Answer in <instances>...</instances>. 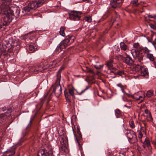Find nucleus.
<instances>
[{
	"instance_id": "1",
	"label": "nucleus",
	"mask_w": 156,
	"mask_h": 156,
	"mask_svg": "<svg viewBox=\"0 0 156 156\" xmlns=\"http://www.w3.org/2000/svg\"><path fill=\"white\" fill-rule=\"evenodd\" d=\"M10 5H3L2 13H0V29L2 26L8 25L14 17L20 16V11L18 9L10 7Z\"/></svg>"
},
{
	"instance_id": "2",
	"label": "nucleus",
	"mask_w": 156,
	"mask_h": 156,
	"mask_svg": "<svg viewBox=\"0 0 156 156\" xmlns=\"http://www.w3.org/2000/svg\"><path fill=\"white\" fill-rule=\"evenodd\" d=\"M133 46L136 48L133 54L135 61H138L140 64H142L143 63L144 56L141 53L144 51L145 48L140 47L139 43L138 42L134 43Z\"/></svg>"
},
{
	"instance_id": "3",
	"label": "nucleus",
	"mask_w": 156,
	"mask_h": 156,
	"mask_svg": "<svg viewBox=\"0 0 156 156\" xmlns=\"http://www.w3.org/2000/svg\"><path fill=\"white\" fill-rule=\"evenodd\" d=\"M46 1V0L32 1L29 3L27 6L24 7L22 12L24 13V14H27V12L31 10H34L38 7L41 6Z\"/></svg>"
},
{
	"instance_id": "4",
	"label": "nucleus",
	"mask_w": 156,
	"mask_h": 156,
	"mask_svg": "<svg viewBox=\"0 0 156 156\" xmlns=\"http://www.w3.org/2000/svg\"><path fill=\"white\" fill-rule=\"evenodd\" d=\"M48 68V66L45 65L44 62L37 64L30 67L29 69L30 72L34 73L37 74Z\"/></svg>"
},
{
	"instance_id": "5",
	"label": "nucleus",
	"mask_w": 156,
	"mask_h": 156,
	"mask_svg": "<svg viewBox=\"0 0 156 156\" xmlns=\"http://www.w3.org/2000/svg\"><path fill=\"white\" fill-rule=\"evenodd\" d=\"M48 68V66L45 65L44 62L37 64L30 67L29 69L30 72L34 73L37 74Z\"/></svg>"
},
{
	"instance_id": "6",
	"label": "nucleus",
	"mask_w": 156,
	"mask_h": 156,
	"mask_svg": "<svg viewBox=\"0 0 156 156\" xmlns=\"http://www.w3.org/2000/svg\"><path fill=\"white\" fill-rule=\"evenodd\" d=\"M137 63V64L135 66V69L136 71H140V75L142 76L144 78H147L149 77V73L147 68L145 66H142L144 63L142 64H140L138 61H135Z\"/></svg>"
},
{
	"instance_id": "7",
	"label": "nucleus",
	"mask_w": 156,
	"mask_h": 156,
	"mask_svg": "<svg viewBox=\"0 0 156 156\" xmlns=\"http://www.w3.org/2000/svg\"><path fill=\"white\" fill-rule=\"evenodd\" d=\"M125 134L128 139L129 142L130 144H134L137 142V139L135 133L130 130H126L125 131Z\"/></svg>"
},
{
	"instance_id": "8",
	"label": "nucleus",
	"mask_w": 156,
	"mask_h": 156,
	"mask_svg": "<svg viewBox=\"0 0 156 156\" xmlns=\"http://www.w3.org/2000/svg\"><path fill=\"white\" fill-rule=\"evenodd\" d=\"M37 156H53V151L50 146L39 151Z\"/></svg>"
},
{
	"instance_id": "9",
	"label": "nucleus",
	"mask_w": 156,
	"mask_h": 156,
	"mask_svg": "<svg viewBox=\"0 0 156 156\" xmlns=\"http://www.w3.org/2000/svg\"><path fill=\"white\" fill-rule=\"evenodd\" d=\"M68 37L62 41L59 44L62 48L64 49L73 43L74 40V37L72 35L68 36Z\"/></svg>"
},
{
	"instance_id": "10",
	"label": "nucleus",
	"mask_w": 156,
	"mask_h": 156,
	"mask_svg": "<svg viewBox=\"0 0 156 156\" xmlns=\"http://www.w3.org/2000/svg\"><path fill=\"white\" fill-rule=\"evenodd\" d=\"M51 89L52 90V93L57 97H59L62 93V89L59 83H57L56 81L55 84L52 85Z\"/></svg>"
},
{
	"instance_id": "11",
	"label": "nucleus",
	"mask_w": 156,
	"mask_h": 156,
	"mask_svg": "<svg viewBox=\"0 0 156 156\" xmlns=\"http://www.w3.org/2000/svg\"><path fill=\"white\" fill-rule=\"evenodd\" d=\"M0 110H2L4 113H2L0 115V119L1 120L4 119L9 117L11 115V113L12 111V109L11 108H6L5 107H4L0 109Z\"/></svg>"
},
{
	"instance_id": "12",
	"label": "nucleus",
	"mask_w": 156,
	"mask_h": 156,
	"mask_svg": "<svg viewBox=\"0 0 156 156\" xmlns=\"http://www.w3.org/2000/svg\"><path fill=\"white\" fill-rule=\"evenodd\" d=\"M68 14L70 20L74 21L78 20H80L81 17V13L79 12L73 11L69 13Z\"/></svg>"
},
{
	"instance_id": "13",
	"label": "nucleus",
	"mask_w": 156,
	"mask_h": 156,
	"mask_svg": "<svg viewBox=\"0 0 156 156\" xmlns=\"http://www.w3.org/2000/svg\"><path fill=\"white\" fill-rule=\"evenodd\" d=\"M123 2V0H111L110 5L113 8L120 7Z\"/></svg>"
},
{
	"instance_id": "14",
	"label": "nucleus",
	"mask_w": 156,
	"mask_h": 156,
	"mask_svg": "<svg viewBox=\"0 0 156 156\" xmlns=\"http://www.w3.org/2000/svg\"><path fill=\"white\" fill-rule=\"evenodd\" d=\"M64 94L65 96L66 100L69 102H71L70 96L69 94L73 96H74V90L72 88L69 89V92L64 91Z\"/></svg>"
},
{
	"instance_id": "15",
	"label": "nucleus",
	"mask_w": 156,
	"mask_h": 156,
	"mask_svg": "<svg viewBox=\"0 0 156 156\" xmlns=\"http://www.w3.org/2000/svg\"><path fill=\"white\" fill-rule=\"evenodd\" d=\"M149 51L150 50L147 48H146L143 52H144L145 55L147 58L149 59L150 61L153 62L154 61L155 58L153 55L152 54L150 53Z\"/></svg>"
},
{
	"instance_id": "16",
	"label": "nucleus",
	"mask_w": 156,
	"mask_h": 156,
	"mask_svg": "<svg viewBox=\"0 0 156 156\" xmlns=\"http://www.w3.org/2000/svg\"><path fill=\"white\" fill-rule=\"evenodd\" d=\"M124 59V62L129 66L132 65L134 62L132 58L128 55H127Z\"/></svg>"
},
{
	"instance_id": "17",
	"label": "nucleus",
	"mask_w": 156,
	"mask_h": 156,
	"mask_svg": "<svg viewBox=\"0 0 156 156\" xmlns=\"http://www.w3.org/2000/svg\"><path fill=\"white\" fill-rule=\"evenodd\" d=\"M32 120H30L28 125L25 129H24L22 133V135L23 137H24L29 133L30 130V127L31 126V122Z\"/></svg>"
},
{
	"instance_id": "18",
	"label": "nucleus",
	"mask_w": 156,
	"mask_h": 156,
	"mask_svg": "<svg viewBox=\"0 0 156 156\" xmlns=\"http://www.w3.org/2000/svg\"><path fill=\"white\" fill-rule=\"evenodd\" d=\"M132 97L134 99L136 100H140V102H142L144 100V98L145 97L144 96H142L138 94V93H135L132 95Z\"/></svg>"
},
{
	"instance_id": "19",
	"label": "nucleus",
	"mask_w": 156,
	"mask_h": 156,
	"mask_svg": "<svg viewBox=\"0 0 156 156\" xmlns=\"http://www.w3.org/2000/svg\"><path fill=\"white\" fill-rule=\"evenodd\" d=\"M12 3V0H0V8L1 13L2 10L3 5L6 6V5H10Z\"/></svg>"
},
{
	"instance_id": "20",
	"label": "nucleus",
	"mask_w": 156,
	"mask_h": 156,
	"mask_svg": "<svg viewBox=\"0 0 156 156\" xmlns=\"http://www.w3.org/2000/svg\"><path fill=\"white\" fill-rule=\"evenodd\" d=\"M64 69V67L62 66L60 67L59 69L57 72L56 82L57 83H60L61 77V73L62 72V71Z\"/></svg>"
},
{
	"instance_id": "21",
	"label": "nucleus",
	"mask_w": 156,
	"mask_h": 156,
	"mask_svg": "<svg viewBox=\"0 0 156 156\" xmlns=\"http://www.w3.org/2000/svg\"><path fill=\"white\" fill-rule=\"evenodd\" d=\"M77 133L78 135L77 137H76V135L74 133H73V134L75 138L76 139V140L77 141L78 145L80 147L81 144H80V141L82 139V136L80 132Z\"/></svg>"
},
{
	"instance_id": "22",
	"label": "nucleus",
	"mask_w": 156,
	"mask_h": 156,
	"mask_svg": "<svg viewBox=\"0 0 156 156\" xmlns=\"http://www.w3.org/2000/svg\"><path fill=\"white\" fill-rule=\"evenodd\" d=\"M77 133L78 135L77 137H76V135L74 133H73V134L75 138L76 139V140L77 141L78 145L80 147L81 144H80V141L82 139V136L80 132Z\"/></svg>"
},
{
	"instance_id": "23",
	"label": "nucleus",
	"mask_w": 156,
	"mask_h": 156,
	"mask_svg": "<svg viewBox=\"0 0 156 156\" xmlns=\"http://www.w3.org/2000/svg\"><path fill=\"white\" fill-rule=\"evenodd\" d=\"M113 61L112 59H110L105 62V65L106 66L107 68L109 69H112L113 67Z\"/></svg>"
},
{
	"instance_id": "24",
	"label": "nucleus",
	"mask_w": 156,
	"mask_h": 156,
	"mask_svg": "<svg viewBox=\"0 0 156 156\" xmlns=\"http://www.w3.org/2000/svg\"><path fill=\"white\" fill-rule=\"evenodd\" d=\"M44 63L45 65H47L48 66V68H52L55 67L56 64H57V62L55 60H53L52 62H50L49 64H48L47 61H45Z\"/></svg>"
},
{
	"instance_id": "25",
	"label": "nucleus",
	"mask_w": 156,
	"mask_h": 156,
	"mask_svg": "<svg viewBox=\"0 0 156 156\" xmlns=\"http://www.w3.org/2000/svg\"><path fill=\"white\" fill-rule=\"evenodd\" d=\"M81 68L85 72L93 74H95L93 70L90 69L87 66H83V67H81Z\"/></svg>"
},
{
	"instance_id": "26",
	"label": "nucleus",
	"mask_w": 156,
	"mask_h": 156,
	"mask_svg": "<svg viewBox=\"0 0 156 156\" xmlns=\"http://www.w3.org/2000/svg\"><path fill=\"white\" fill-rule=\"evenodd\" d=\"M29 50L30 51H32V52H33L36 51L37 50V45H36V44H31L29 46Z\"/></svg>"
},
{
	"instance_id": "27",
	"label": "nucleus",
	"mask_w": 156,
	"mask_h": 156,
	"mask_svg": "<svg viewBox=\"0 0 156 156\" xmlns=\"http://www.w3.org/2000/svg\"><path fill=\"white\" fill-rule=\"evenodd\" d=\"M111 14L110 11H107L102 18L99 20V22H101L103 21L104 20L106 19Z\"/></svg>"
},
{
	"instance_id": "28",
	"label": "nucleus",
	"mask_w": 156,
	"mask_h": 156,
	"mask_svg": "<svg viewBox=\"0 0 156 156\" xmlns=\"http://www.w3.org/2000/svg\"><path fill=\"white\" fill-rule=\"evenodd\" d=\"M109 70L108 71V73L111 75L114 74L115 75H116L117 72V69L116 68L113 67L112 69H109Z\"/></svg>"
},
{
	"instance_id": "29",
	"label": "nucleus",
	"mask_w": 156,
	"mask_h": 156,
	"mask_svg": "<svg viewBox=\"0 0 156 156\" xmlns=\"http://www.w3.org/2000/svg\"><path fill=\"white\" fill-rule=\"evenodd\" d=\"M120 46L121 49L124 51H126L128 48L127 46L123 42H121Z\"/></svg>"
},
{
	"instance_id": "30",
	"label": "nucleus",
	"mask_w": 156,
	"mask_h": 156,
	"mask_svg": "<svg viewBox=\"0 0 156 156\" xmlns=\"http://www.w3.org/2000/svg\"><path fill=\"white\" fill-rule=\"evenodd\" d=\"M65 29V27H60V30L59 31L60 34L63 37H64L65 36V34L64 33V30Z\"/></svg>"
},
{
	"instance_id": "31",
	"label": "nucleus",
	"mask_w": 156,
	"mask_h": 156,
	"mask_svg": "<svg viewBox=\"0 0 156 156\" xmlns=\"http://www.w3.org/2000/svg\"><path fill=\"white\" fill-rule=\"evenodd\" d=\"M62 49H63V48H62L61 46L59 44L56 48L55 52L57 53H58L61 52Z\"/></svg>"
},
{
	"instance_id": "32",
	"label": "nucleus",
	"mask_w": 156,
	"mask_h": 156,
	"mask_svg": "<svg viewBox=\"0 0 156 156\" xmlns=\"http://www.w3.org/2000/svg\"><path fill=\"white\" fill-rule=\"evenodd\" d=\"M61 146L59 148V150L63 151H65L67 148L66 144H61Z\"/></svg>"
},
{
	"instance_id": "33",
	"label": "nucleus",
	"mask_w": 156,
	"mask_h": 156,
	"mask_svg": "<svg viewBox=\"0 0 156 156\" xmlns=\"http://www.w3.org/2000/svg\"><path fill=\"white\" fill-rule=\"evenodd\" d=\"M144 144L147 146V147H149L150 146V141L146 138L144 142Z\"/></svg>"
},
{
	"instance_id": "34",
	"label": "nucleus",
	"mask_w": 156,
	"mask_h": 156,
	"mask_svg": "<svg viewBox=\"0 0 156 156\" xmlns=\"http://www.w3.org/2000/svg\"><path fill=\"white\" fill-rule=\"evenodd\" d=\"M117 86L120 88L121 90L122 91V92H123V93H125V92L124 90V89L125 88V87L124 86H123L122 84H121V83L118 84L117 85Z\"/></svg>"
},
{
	"instance_id": "35",
	"label": "nucleus",
	"mask_w": 156,
	"mask_h": 156,
	"mask_svg": "<svg viewBox=\"0 0 156 156\" xmlns=\"http://www.w3.org/2000/svg\"><path fill=\"white\" fill-rule=\"evenodd\" d=\"M153 92L152 90L148 91L146 93V95L148 97H151L153 94Z\"/></svg>"
},
{
	"instance_id": "36",
	"label": "nucleus",
	"mask_w": 156,
	"mask_h": 156,
	"mask_svg": "<svg viewBox=\"0 0 156 156\" xmlns=\"http://www.w3.org/2000/svg\"><path fill=\"white\" fill-rule=\"evenodd\" d=\"M84 20L88 23H90L92 21V18L90 16L85 17Z\"/></svg>"
},
{
	"instance_id": "37",
	"label": "nucleus",
	"mask_w": 156,
	"mask_h": 156,
	"mask_svg": "<svg viewBox=\"0 0 156 156\" xmlns=\"http://www.w3.org/2000/svg\"><path fill=\"white\" fill-rule=\"evenodd\" d=\"M129 125L130 127L132 129L135 127V125L133 120H130L129 121Z\"/></svg>"
},
{
	"instance_id": "38",
	"label": "nucleus",
	"mask_w": 156,
	"mask_h": 156,
	"mask_svg": "<svg viewBox=\"0 0 156 156\" xmlns=\"http://www.w3.org/2000/svg\"><path fill=\"white\" fill-rule=\"evenodd\" d=\"M144 112L145 113L148 114V117H149L151 120H152V117L151 116V113L147 109H146L144 111Z\"/></svg>"
},
{
	"instance_id": "39",
	"label": "nucleus",
	"mask_w": 156,
	"mask_h": 156,
	"mask_svg": "<svg viewBox=\"0 0 156 156\" xmlns=\"http://www.w3.org/2000/svg\"><path fill=\"white\" fill-rule=\"evenodd\" d=\"M115 115L117 118H118L121 114L120 111L118 109H117L115 111Z\"/></svg>"
},
{
	"instance_id": "40",
	"label": "nucleus",
	"mask_w": 156,
	"mask_h": 156,
	"mask_svg": "<svg viewBox=\"0 0 156 156\" xmlns=\"http://www.w3.org/2000/svg\"><path fill=\"white\" fill-rule=\"evenodd\" d=\"M125 73L123 71L121 70L119 71H117L116 75H118L120 76H122L123 75H125Z\"/></svg>"
},
{
	"instance_id": "41",
	"label": "nucleus",
	"mask_w": 156,
	"mask_h": 156,
	"mask_svg": "<svg viewBox=\"0 0 156 156\" xmlns=\"http://www.w3.org/2000/svg\"><path fill=\"white\" fill-rule=\"evenodd\" d=\"M66 141L64 137H62L60 140V144H66Z\"/></svg>"
},
{
	"instance_id": "42",
	"label": "nucleus",
	"mask_w": 156,
	"mask_h": 156,
	"mask_svg": "<svg viewBox=\"0 0 156 156\" xmlns=\"http://www.w3.org/2000/svg\"><path fill=\"white\" fill-rule=\"evenodd\" d=\"M90 87V86L89 85H88L86 87V88L83 90H82L80 93H78L79 95H81L85 91L89 89Z\"/></svg>"
},
{
	"instance_id": "43",
	"label": "nucleus",
	"mask_w": 156,
	"mask_h": 156,
	"mask_svg": "<svg viewBox=\"0 0 156 156\" xmlns=\"http://www.w3.org/2000/svg\"><path fill=\"white\" fill-rule=\"evenodd\" d=\"M44 100H41L40 103L39 104H38L36 106V108H38V106H40L39 109H40L43 105L44 103Z\"/></svg>"
},
{
	"instance_id": "44",
	"label": "nucleus",
	"mask_w": 156,
	"mask_h": 156,
	"mask_svg": "<svg viewBox=\"0 0 156 156\" xmlns=\"http://www.w3.org/2000/svg\"><path fill=\"white\" fill-rule=\"evenodd\" d=\"M138 0H134L132 2V3L134 6H137L139 4L138 3Z\"/></svg>"
},
{
	"instance_id": "45",
	"label": "nucleus",
	"mask_w": 156,
	"mask_h": 156,
	"mask_svg": "<svg viewBox=\"0 0 156 156\" xmlns=\"http://www.w3.org/2000/svg\"><path fill=\"white\" fill-rule=\"evenodd\" d=\"M143 134L141 132H139L138 135V137L139 139H140V141L141 142H142V141L141 140V139H142L143 137Z\"/></svg>"
},
{
	"instance_id": "46",
	"label": "nucleus",
	"mask_w": 156,
	"mask_h": 156,
	"mask_svg": "<svg viewBox=\"0 0 156 156\" xmlns=\"http://www.w3.org/2000/svg\"><path fill=\"white\" fill-rule=\"evenodd\" d=\"M149 26L151 28L153 29H156V25L152 23H150Z\"/></svg>"
},
{
	"instance_id": "47",
	"label": "nucleus",
	"mask_w": 156,
	"mask_h": 156,
	"mask_svg": "<svg viewBox=\"0 0 156 156\" xmlns=\"http://www.w3.org/2000/svg\"><path fill=\"white\" fill-rule=\"evenodd\" d=\"M6 54L5 52L3 51V50H0V58L1 57V56L5 55Z\"/></svg>"
},
{
	"instance_id": "48",
	"label": "nucleus",
	"mask_w": 156,
	"mask_h": 156,
	"mask_svg": "<svg viewBox=\"0 0 156 156\" xmlns=\"http://www.w3.org/2000/svg\"><path fill=\"white\" fill-rule=\"evenodd\" d=\"M94 67L97 69H101L102 66L101 65H94Z\"/></svg>"
},
{
	"instance_id": "49",
	"label": "nucleus",
	"mask_w": 156,
	"mask_h": 156,
	"mask_svg": "<svg viewBox=\"0 0 156 156\" xmlns=\"http://www.w3.org/2000/svg\"><path fill=\"white\" fill-rule=\"evenodd\" d=\"M127 103L126 104H127V105H132V101L130 100H127Z\"/></svg>"
},
{
	"instance_id": "50",
	"label": "nucleus",
	"mask_w": 156,
	"mask_h": 156,
	"mask_svg": "<svg viewBox=\"0 0 156 156\" xmlns=\"http://www.w3.org/2000/svg\"><path fill=\"white\" fill-rule=\"evenodd\" d=\"M155 139L152 141V143L153 144L156 145V133L155 135Z\"/></svg>"
},
{
	"instance_id": "51",
	"label": "nucleus",
	"mask_w": 156,
	"mask_h": 156,
	"mask_svg": "<svg viewBox=\"0 0 156 156\" xmlns=\"http://www.w3.org/2000/svg\"><path fill=\"white\" fill-rule=\"evenodd\" d=\"M152 44L154 45H156V39H155L152 41Z\"/></svg>"
},
{
	"instance_id": "52",
	"label": "nucleus",
	"mask_w": 156,
	"mask_h": 156,
	"mask_svg": "<svg viewBox=\"0 0 156 156\" xmlns=\"http://www.w3.org/2000/svg\"><path fill=\"white\" fill-rule=\"evenodd\" d=\"M119 16L117 15L116 17V18L115 19V20L114 21H113V22H112V24H113V23L115 22V21H116L117 20V19L119 18Z\"/></svg>"
},
{
	"instance_id": "53",
	"label": "nucleus",
	"mask_w": 156,
	"mask_h": 156,
	"mask_svg": "<svg viewBox=\"0 0 156 156\" xmlns=\"http://www.w3.org/2000/svg\"><path fill=\"white\" fill-rule=\"evenodd\" d=\"M76 128H77V133L79 132H80V129L79 127L77 126L76 127Z\"/></svg>"
},
{
	"instance_id": "54",
	"label": "nucleus",
	"mask_w": 156,
	"mask_h": 156,
	"mask_svg": "<svg viewBox=\"0 0 156 156\" xmlns=\"http://www.w3.org/2000/svg\"><path fill=\"white\" fill-rule=\"evenodd\" d=\"M127 104H126V105H125L124 106L125 107H126L128 108H131V105L127 106Z\"/></svg>"
},
{
	"instance_id": "55",
	"label": "nucleus",
	"mask_w": 156,
	"mask_h": 156,
	"mask_svg": "<svg viewBox=\"0 0 156 156\" xmlns=\"http://www.w3.org/2000/svg\"><path fill=\"white\" fill-rule=\"evenodd\" d=\"M48 93H47L46 95H45L44 96V100H46V98H47V95H48Z\"/></svg>"
},
{
	"instance_id": "56",
	"label": "nucleus",
	"mask_w": 156,
	"mask_h": 156,
	"mask_svg": "<svg viewBox=\"0 0 156 156\" xmlns=\"http://www.w3.org/2000/svg\"><path fill=\"white\" fill-rule=\"evenodd\" d=\"M148 17L149 18H153L152 15H149L148 16Z\"/></svg>"
},
{
	"instance_id": "57",
	"label": "nucleus",
	"mask_w": 156,
	"mask_h": 156,
	"mask_svg": "<svg viewBox=\"0 0 156 156\" xmlns=\"http://www.w3.org/2000/svg\"><path fill=\"white\" fill-rule=\"evenodd\" d=\"M50 100V99L49 98H48L47 99V103H48L49 102Z\"/></svg>"
},
{
	"instance_id": "58",
	"label": "nucleus",
	"mask_w": 156,
	"mask_h": 156,
	"mask_svg": "<svg viewBox=\"0 0 156 156\" xmlns=\"http://www.w3.org/2000/svg\"><path fill=\"white\" fill-rule=\"evenodd\" d=\"M153 18L155 19L156 18V16L155 15H154L152 16Z\"/></svg>"
},
{
	"instance_id": "59",
	"label": "nucleus",
	"mask_w": 156,
	"mask_h": 156,
	"mask_svg": "<svg viewBox=\"0 0 156 156\" xmlns=\"http://www.w3.org/2000/svg\"><path fill=\"white\" fill-rule=\"evenodd\" d=\"M144 126L145 127L146 126V124L145 123H144Z\"/></svg>"
},
{
	"instance_id": "60",
	"label": "nucleus",
	"mask_w": 156,
	"mask_h": 156,
	"mask_svg": "<svg viewBox=\"0 0 156 156\" xmlns=\"http://www.w3.org/2000/svg\"><path fill=\"white\" fill-rule=\"evenodd\" d=\"M2 137V136L1 135H0V138Z\"/></svg>"
},
{
	"instance_id": "61",
	"label": "nucleus",
	"mask_w": 156,
	"mask_h": 156,
	"mask_svg": "<svg viewBox=\"0 0 156 156\" xmlns=\"http://www.w3.org/2000/svg\"><path fill=\"white\" fill-rule=\"evenodd\" d=\"M116 25H118V23H116Z\"/></svg>"
},
{
	"instance_id": "62",
	"label": "nucleus",
	"mask_w": 156,
	"mask_h": 156,
	"mask_svg": "<svg viewBox=\"0 0 156 156\" xmlns=\"http://www.w3.org/2000/svg\"><path fill=\"white\" fill-rule=\"evenodd\" d=\"M34 16H36V14H34Z\"/></svg>"
},
{
	"instance_id": "63",
	"label": "nucleus",
	"mask_w": 156,
	"mask_h": 156,
	"mask_svg": "<svg viewBox=\"0 0 156 156\" xmlns=\"http://www.w3.org/2000/svg\"><path fill=\"white\" fill-rule=\"evenodd\" d=\"M11 51H9V52H11Z\"/></svg>"
},
{
	"instance_id": "64",
	"label": "nucleus",
	"mask_w": 156,
	"mask_h": 156,
	"mask_svg": "<svg viewBox=\"0 0 156 156\" xmlns=\"http://www.w3.org/2000/svg\"><path fill=\"white\" fill-rule=\"evenodd\" d=\"M155 93H156V90H155Z\"/></svg>"
}]
</instances>
